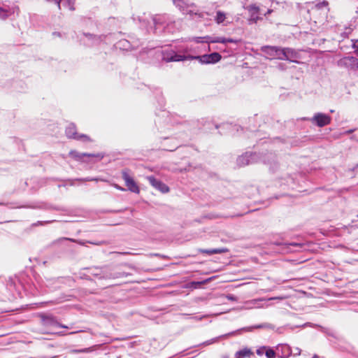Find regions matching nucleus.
Returning <instances> with one entry per match:
<instances>
[{
	"label": "nucleus",
	"mask_w": 358,
	"mask_h": 358,
	"mask_svg": "<svg viewBox=\"0 0 358 358\" xmlns=\"http://www.w3.org/2000/svg\"><path fill=\"white\" fill-rule=\"evenodd\" d=\"M189 49L187 46L168 47L162 50V59L166 62H182L188 60L187 53Z\"/></svg>",
	"instance_id": "f257e3e1"
},
{
	"label": "nucleus",
	"mask_w": 358,
	"mask_h": 358,
	"mask_svg": "<svg viewBox=\"0 0 358 358\" xmlns=\"http://www.w3.org/2000/svg\"><path fill=\"white\" fill-rule=\"evenodd\" d=\"M155 33H173L176 30V24L169 16L158 15L152 18Z\"/></svg>",
	"instance_id": "f03ea898"
},
{
	"label": "nucleus",
	"mask_w": 358,
	"mask_h": 358,
	"mask_svg": "<svg viewBox=\"0 0 358 358\" xmlns=\"http://www.w3.org/2000/svg\"><path fill=\"white\" fill-rule=\"evenodd\" d=\"M328 5L329 3L327 1H322L316 3L311 9L308 10L310 19H313L315 22H320V18L324 19L329 10Z\"/></svg>",
	"instance_id": "7ed1b4c3"
},
{
	"label": "nucleus",
	"mask_w": 358,
	"mask_h": 358,
	"mask_svg": "<svg viewBox=\"0 0 358 358\" xmlns=\"http://www.w3.org/2000/svg\"><path fill=\"white\" fill-rule=\"evenodd\" d=\"M338 66L350 71H358V59L352 56H347L337 62Z\"/></svg>",
	"instance_id": "20e7f679"
},
{
	"label": "nucleus",
	"mask_w": 358,
	"mask_h": 358,
	"mask_svg": "<svg viewBox=\"0 0 358 358\" xmlns=\"http://www.w3.org/2000/svg\"><path fill=\"white\" fill-rule=\"evenodd\" d=\"M312 124L319 127H323L331 123V117L330 115L322 113H317L311 118L308 119Z\"/></svg>",
	"instance_id": "39448f33"
},
{
	"label": "nucleus",
	"mask_w": 358,
	"mask_h": 358,
	"mask_svg": "<svg viewBox=\"0 0 358 358\" xmlns=\"http://www.w3.org/2000/svg\"><path fill=\"white\" fill-rule=\"evenodd\" d=\"M96 270H100L101 272V279H117L128 276V274L125 272H112L107 266L96 268Z\"/></svg>",
	"instance_id": "423d86ee"
},
{
	"label": "nucleus",
	"mask_w": 358,
	"mask_h": 358,
	"mask_svg": "<svg viewBox=\"0 0 358 358\" xmlns=\"http://www.w3.org/2000/svg\"><path fill=\"white\" fill-rule=\"evenodd\" d=\"M66 135L69 138H73L81 141H90V138L85 134H78L74 124H70L66 129Z\"/></svg>",
	"instance_id": "0eeeda50"
},
{
	"label": "nucleus",
	"mask_w": 358,
	"mask_h": 358,
	"mask_svg": "<svg viewBox=\"0 0 358 358\" xmlns=\"http://www.w3.org/2000/svg\"><path fill=\"white\" fill-rule=\"evenodd\" d=\"M69 155L77 161H84L83 158L85 157L96 158V160H101L103 157V155L101 153L89 154L85 152H78L76 150H71L69 152Z\"/></svg>",
	"instance_id": "6e6552de"
},
{
	"label": "nucleus",
	"mask_w": 358,
	"mask_h": 358,
	"mask_svg": "<svg viewBox=\"0 0 358 358\" xmlns=\"http://www.w3.org/2000/svg\"><path fill=\"white\" fill-rule=\"evenodd\" d=\"M122 178L129 191L134 193H139L140 190L138 186L127 171L122 172Z\"/></svg>",
	"instance_id": "1a4fd4ad"
},
{
	"label": "nucleus",
	"mask_w": 358,
	"mask_h": 358,
	"mask_svg": "<svg viewBox=\"0 0 358 358\" xmlns=\"http://www.w3.org/2000/svg\"><path fill=\"white\" fill-rule=\"evenodd\" d=\"M147 179L152 187L161 192L167 193L169 192V187L162 181L156 179L154 176H148Z\"/></svg>",
	"instance_id": "9d476101"
},
{
	"label": "nucleus",
	"mask_w": 358,
	"mask_h": 358,
	"mask_svg": "<svg viewBox=\"0 0 358 358\" xmlns=\"http://www.w3.org/2000/svg\"><path fill=\"white\" fill-rule=\"evenodd\" d=\"M257 162V155L245 153L237 159V164L239 166H246Z\"/></svg>",
	"instance_id": "9b49d317"
},
{
	"label": "nucleus",
	"mask_w": 358,
	"mask_h": 358,
	"mask_svg": "<svg viewBox=\"0 0 358 358\" xmlns=\"http://www.w3.org/2000/svg\"><path fill=\"white\" fill-rule=\"evenodd\" d=\"M214 20L217 24H222L227 26L231 21L229 20L227 14L222 10H217L215 15L214 16Z\"/></svg>",
	"instance_id": "f8f14e48"
},
{
	"label": "nucleus",
	"mask_w": 358,
	"mask_h": 358,
	"mask_svg": "<svg viewBox=\"0 0 358 358\" xmlns=\"http://www.w3.org/2000/svg\"><path fill=\"white\" fill-rule=\"evenodd\" d=\"M248 9L250 12V18L248 19L249 24L256 23L261 19L258 15L259 8L256 5H250Z\"/></svg>",
	"instance_id": "ddd939ff"
},
{
	"label": "nucleus",
	"mask_w": 358,
	"mask_h": 358,
	"mask_svg": "<svg viewBox=\"0 0 358 358\" xmlns=\"http://www.w3.org/2000/svg\"><path fill=\"white\" fill-rule=\"evenodd\" d=\"M173 2L183 13H192L193 10L190 8L195 6L194 3L187 4L183 0H173Z\"/></svg>",
	"instance_id": "4468645a"
},
{
	"label": "nucleus",
	"mask_w": 358,
	"mask_h": 358,
	"mask_svg": "<svg viewBox=\"0 0 358 358\" xmlns=\"http://www.w3.org/2000/svg\"><path fill=\"white\" fill-rule=\"evenodd\" d=\"M284 51V57L282 58H285V60L296 62V59L299 58V53L289 48H285Z\"/></svg>",
	"instance_id": "2eb2a0df"
},
{
	"label": "nucleus",
	"mask_w": 358,
	"mask_h": 358,
	"mask_svg": "<svg viewBox=\"0 0 358 358\" xmlns=\"http://www.w3.org/2000/svg\"><path fill=\"white\" fill-rule=\"evenodd\" d=\"M43 320L46 325L57 326V327H62V328H68V327L59 324L55 320V318L51 315H48V316L43 317Z\"/></svg>",
	"instance_id": "dca6fc26"
},
{
	"label": "nucleus",
	"mask_w": 358,
	"mask_h": 358,
	"mask_svg": "<svg viewBox=\"0 0 358 358\" xmlns=\"http://www.w3.org/2000/svg\"><path fill=\"white\" fill-rule=\"evenodd\" d=\"M200 253L206 254L207 255H213L214 254H222L228 251L226 248H216V249H199Z\"/></svg>",
	"instance_id": "f3484780"
},
{
	"label": "nucleus",
	"mask_w": 358,
	"mask_h": 358,
	"mask_svg": "<svg viewBox=\"0 0 358 358\" xmlns=\"http://www.w3.org/2000/svg\"><path fill=\"white\" fill-rule=\"evenodd\" d=\"M278 47L276 46H264L262 48V50L267 55L275 58V54L277 51Z\"/></svg>",
	"instance_id": "a211bd4d"
},
{
	"label": "nucleus",
	"mask_w": 358,
	"mask_h": 358,
	"mask_svg": "<svg viewBox=\"0 0 358 358\" xmlns=\"http://www.w3.org/2000/svg\"><path fill=\"white\" fill-rule=\"evenodd\" d=\"M196 59L199 60L201 64H210L208 55H203L201 56H192L189 55L188 60Z\"/></svg>",
	"instance_id": "6ab92c4d"
},
{
	"label": "nucleus",
	"mask_w": 358,
	"mask_h": 358,
	"mask_svg": "<svg viewBox=\"0 0 358 358\" xmlns=\"http://www.w3.org/2000/svg\"><path fill=\"white\" fill-rule=\"evenodd\" d=\"M251 355H252V352L250 349L248 348H244L241 350L238 351L236 353V358H244L250 357Z\"/></svg>",
	"instance_id": "aec40b11"
},
{
	"label": "nucleus",
	"mask_w": 358,
	"mask_h": 358,
	"mask_svg": "<svg viewBox=\"0 0 358 358\" xmlns=\"http://www.w3.org/2000/svg\"><path fill=\"white\" fill-rule=\"evenodd\" d=\"M210 64H215L218 62L222 57L218 52H213L211 54L208 55Z\"/></svg>",
	"instance_id": "412c9836"
},
{
	"label": "nucleus",
	"mask_w": 358,
	"mask_h": 358,
	"mask_svg": "<svg viewBox=\"0 0 358 358\" xmlns=\"http://www.w3.org/2000/svg\"><path fill=\"white\" fill-rule=\"evenodd\" d=\"M10 14H11V12L9 9L0 6V19L5 20Z\"/></svg>",
	"instance_id": "4be33fe9"
},
{
	"label": "nucleus",
	"mask_w": 358,
	"mask_h": 358,
	"mask_svg": "<svg viewBox=\"0 0 358 358\" xmlns=\"http://www.w3.org/2000/svg\"><path fill=\"white\" fill-rule=\"evenodd\" d=\"M285 48H278L277 51L275 54V58H277L278 59L285 60V58H282L284 57V51Z\"/></svg>",
	"instance_id": "5701e85b"
},
{
	"label": "nucleus",
	"mask_w": 358,
	"mask_h": 358,
	"mask_svg": "<svg viewBox=\"0 0 358 358\" xmlns=\"http://www.w3.org/2000/svg\"><path fill=\"white\" fill-rule=\"evenodd\" d=\"M271 327H271V325L270 324L264 323V324H262L250 327L248 328V329L249 330H252L253 329H264V328H271Z\"/></svg>",
	"instance_id": "b1692460"
},
{
	"label": "nucleus",
	"mask_w": 358,
	"mask_h": 358,
	"mask_svg": "<svg viewBox=\"0 0 358 358\" xmlns=\"http://www.w3.org/2000/svg\"><path fill=\"white\" fill-rule=\"evenodd\" d=\"M265 355L267 358H275V351L271 348L266 350Z\"/></svg>",
	"instance_id": "393cba45"
},
{
	"label": "nucleus",
	"mask_w": 358,
	"mask_h": 358,
	"mask_svg": "<svg viewBox=\"0 0 358 358\" xmlns=\"http://www.w3.org/2000/svg\"><path fill=\"white\" fill-rule=\"evenodd\" d=\"M219 339V338H212L210 340H208L207 341H205L203 342V343L201 344V345H209L210 344H213L215 342L217 341Z\"/></svg>",
	"instance_id": "a878e982"
},
{
	"label": "nucleus",
	"mask_w": 358,
	"mask_h": 358,
	"mask_svg": "<svg viewBox=\"0 0 358 358\" xmlns=\"http://www.w3.org/2000/svg\"><path fill=\"white\" fill-rule=\"evenodd\" d=\"M96 268H98L96 267V268L92 269L91 274L100 278L101 272L100 271V270H96Z\"/></svg>",
	"instance_id": "bb28decb"
},
{
	"label": "nucleus",
	"mask_w": 358,
	"mask_h": 358,
	"mask_svg": "<svg viewBox=\"0 0 358 358\" xmlns=\"http://www.w3.org/2000/svg\"><path fill=\"white\" fill-rule=\"evenodd\" d=\"M352 47L353 49H355V52L358 55V39L352 40Z\"/></svg>",
	"instance_id": "cd10ccee"
},
{
	"label": "nucleus",
	"mask_w": 358,
	"mask_h": 358,
	"mask_svg": "<svg viewBox=\"0 0 358 358\" xmlns=\"http://www.w3.org/2000/svg\"><path fill=\"white\" fill-rule=\"evenodd\" d=\"M92 349L91 348H84V349H81V350H72L73 352H76V353H78V352H92Z\"/></svg>",
	"instance_id": "c85d7f7f"
},
{
	"label": "nucleus",
	"mask_w": 358,
	"mask_h": 358,
	"mask_svg": "<svg viewBox=\"0 0 358 358\" xmlns=\"http://www.w3.org/2000/svg\"><path fill=\"white\" fill-rule=\"evenodd\" d=\"M203 38H206L207 39V41H209L210 43H218L217 41H218L219 39H220V37H214V38H211L210 36H206V37H204Z\"/></svg>",
	"instance_id": "c756f323"
},
{
	"label": "nucleus",
	"mask_w": 358,
	"mask_h": 358,
	"mask_svg": "<svg viewBox=\"0 0 358 358\" xmlns=\"http://www.w3.org/2000/svg\"><path fill=\"white\" fill-rule=\"evenodd\" d=\"M226 298L228 300H230V301H236L238 300L237 297L235 296L233 294H227V295H226Z\"/></svg>",
	"instance_id": "7c9ffc66"
},
{
	"label": "nucleus",
	"mask_w": 358,
	"mask_h": 358,
	"mask_svg": "<svg viewBox=\"0 0 358 358\" xmlns=\"http://www.w3.org/2000/svg\"><path fill=\"white\" fill-rule=\"evenodd\" d=\"M49 2H54L57 4L58 9H61V1L62 0H46Z\"/></svg>",
	"instance_id": "2f4dec72"
},
{
	"label": "nucleus",
	"mask_w": 358,
	"mask_h": 358,
	"mask_svg": "<svg viewBox=\"0 0 358 358\" xmlns=\"http://www.w3.org/2000/svg\"><path fill=\"white\" fill-rule=\"evenodd\" d=\"M266 350V347H262L257 350V354L258 355H262Z\"/></svg>",
	"instance_id": "473e14b6"
},
{
	"label": "nucleus",
	"mask_w": 358,
	"mask_h": 358,
	"mask_svg": "<svg viewBox=\"0 0 358 358\" xmlns=\"http://www.w3.org/2000/svg\"><path fill=\"white\" fill-rule=\"evenodd\" d=\"M128 44V41H120L119 43H118V45H120V47L121 48V46H123V47H125L126 48V45Z\"/></svg>",
	"instance_id": "72a5a7b5"
},
{
	"label": "nucleus",
	"mask_w": 358,
	"mask_h": 358,
	"mask_svg": "<svg viewBox=\"0 0 358 358\" xmlns=\"http://www.w3.org/2000/svg\"><path fill=\"white\" fill-rule=\"evenodd\" d=\"M216 41H217L218 43H227V38L220 37V39H219L218 41L217 40Z\"/></svg>",
	"instance_id": "f704fd0d"
},
{
	"label": "nucleus",
	"mask_w": 358,
	"mask_h": 358,
	"mask_svg": "<svg viewBox=\"0 0 358 358\" xmlns=\"http://www.w3.org/2000/svg\"><path fill=\"white\" fill-rule=\"evenodd\" d=\"M203 38L201 37H196V38H193L192 40L194 41L196 43H202L203 41H202Z\"/></svg>",
	"instance_id": "c9c22d12"
},
{
	"label": "nucleus",
	"mask_w": 358,
	"mask_h": 358,
	"mask_svg": "<svg viewBox=\"0 0 358 358\" xmlns=\"http://www.w3.org/2000/svg\"><path fill=\"white\" fill-rule=\"evenodd\" d=\"M227 43H236V41L231 38H227Z\"/></svg>",
	"instance_id": "e433bc0d"
},
{
	"label": "nucleus",
	"mask_w": 358,
	"mask_h": 358,
	"mask_svg": "<svg viewBox=\"0 0 358 358\" xmlns=\"http://www.w3.org/2000/svg\"><path fill=\"white\" fill-rule=\"evenodd\" d=\"M296 355H300L301 354V350L299 348H296Z\"/></svg>",
	"instance_id": "4c0bfd02"
},
{
	"label": "nucleus",
	"mask_w": 358,
	"mask_h": 358,
	"mask_svg": "<svg viewBox=\"0 0 358 358\" xmlns=\"http://www.w3.org/2000/svg\"><path fill=\"white\" fill-rule=\"evenodd\" d=\"M87 38H92V35L90 34H84Z\"/></svg>",
	"instance_id": "58836bf2"
},
{
	"label": "nucleus",
	"mask_w": 358,
	"mask_h": 358,
	"mask_svg": "<svg viewBox=\"0 0 358 358\" xmlns=\"http://www.w3.org/2000/svg\"><path fill=\"white\" fill-rule=\"evenodd\" d=\"M115 187H116L117 189H120V190H122V191H123V190H124V189H123V188L120 187V186H118V185H115Z\"/></svg>",
	"instance_id": "ea45409f"
},
{
	"label": "nucleus",
	"mask_w": 358,
	"mask_h": 358,
	"mask_svg": "<svg viewBox=\"0 0 358 358\" xmlns=\"http://www.w3.org/2000/svg\"><path fill=\"white\" fill-rule=\"evenodd\" d=\"M277 299H282V298L281 297H274V298L269 299V300Z\"/></svg>",
	"instance_id": "a19ab883"
},
{
	"label": "nucleus",
	"mask_w": 358,
	"mask_h": 358,
	"mask_svg": "<svg viewBox=\"0 0 358 358\" xmlns=\"http://www.w3.org/2000/svg\"><path fill=\"white\" fill-rule=\"evenodd\" d=\"M54 35H57V36H59L60 34L59 33H54Z\"/></svg>",
	"instance_id": "79ce46f5"
},
{
	"label": "nucleus",
	"mask_w": 358,
	"mask_h": 358,
	"mask_svg": "<svg viewBox=\"0 0 358 358\" xmlns=\"http://www.w3.org/2000/svg\"><path fill=\"white\" fill-rule=\"evenodd\" d=\"M312 358H319V357L316 355H315Z\"/></svg>",
	"instance_id": "37998d69"
},
{
	"label": "nucleus",
	"mask_w": 358,
	"mask_h": 358,
	"mask_svg": "<svg viewBox=\"0 0 358 358\" xmlns=\"http://www.w3.org/2000/svg\"><path fill=\"white\" fill-rule=\"evenodd\" d=\"M269 157H270V158H273V155H272V154H270Z\"/></svg>",
	"instance_id": "c03bdc74"
},
{
	"label": "nucleus",
	"mask_w": 358,
	"mask_h": 358,
	"mask_svg": "<svg viewBox=\"0 0 358 358\" xmlns=\"http://www.w3.org/2000/svg\"><path fill=\"white\" fill-rule=\"evenodd\" d=\"M290 245H298L297 243H291Z\"/></svg>",
	"instance_id": "a18cd8bd"
},
{
	"label": "nucleus",
	"mask_w": 358,
	"mask_h": 358,
	"mask_svg": "<svg viewBox=\"0 0 358 358\" xmlns=\"http://www.w3.org/2000/svg\"><path fill=\"white\" fill-rule=\"evenodd\" d=\"M87 180H90V179H87ZM91 180H97V178L92 179Z\"/></svg>",
	"instance_id": "49530a36"
},
{
	"label": "nucleus",
	"mask_w": 358,
	"mask_h": 358,
	"mask_svg": "<svg viewBox=\"0 0 358 358\" xmlns=\"http://www.w3.org/2000/svg\"><path fill=\"white\" fill-rule=\"evenodd\" d=\"M351 132H352V130H350L348 131V133H351Z\"/></svg>",
	"instance_id": "de8ad7c7"
},
{
	"label": "nucleus",
	"mask_w": 358,
	"mask_h": 358,
	"mask_svg": "<svg viewBox=\"0 0 358 358\" xmlns=\"http://www.w3.org/2000/svg\"><path fill=\"white\" fill-rule=\"evenodd\" d=\"M0 205H2V203H0Z\"/></svg>",
	"instance_id": "09e8293b"
},
{
	"label": "nucleus",
	"mask_w": 358,
	"mask_h": 358,
	"mask_svg": "<svg viewBox=\"0 0 358 358\" xmlns=\"http://www.w3.org/2000/svg\"><path fill=\"white\" fill-rule=\"evenodd\" d=\"M357 168H358V164H357Z\"/></svg>",
	"instance_id": "8fccbe9b"
}]
</instances>
